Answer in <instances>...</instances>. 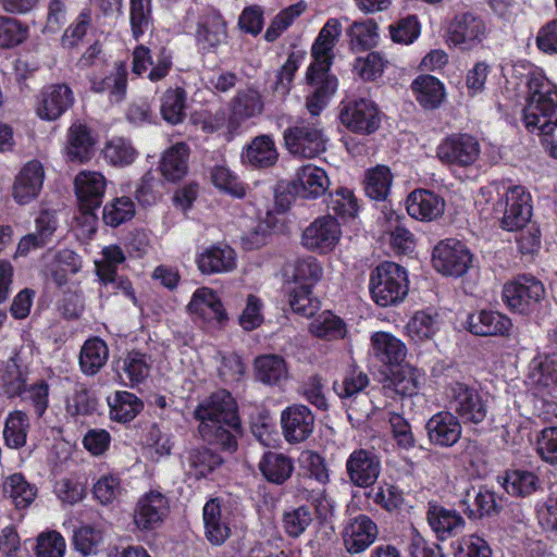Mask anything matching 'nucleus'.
<instances>
[{"mask_svg":"<svg viewBox=\"0 0 557 557\" xmlns=\"http://www.w3.org/2000/svg\"><path fill=\"white\" fill-rule=\"evenodd\" d=\"M45 169L41 162L32 160L23 165L16 174L12 197L20 205H26L36 199L42 188Z\"/></svg>","mask_w":557,"mask_h":557,"instance_id":"393cba45","label":"nucleus"},{"mask_svg":"<svg viewBox=\"0 0 557 557\" xmlns=\"http://www.w3.org/2000/svg\"><path fill=\"white\" fill-rule=\"evenodd\" d=\"M196 264L198 270L206 275L228 273L235 270L237 256L228 245H213L197 256Z\"/></svg>","mask_w":557,"mask_h":557,"instance_id":"2f4dec72","label":"nucleus"},{"mask_svg":"<svg viewBox=\"0 0 557 557\" xmlns=\"http://www.w3.org/2000/svg\"><path fill=\"white\" fill-rule=\"evenodd\" d=\"M428 521L432 530L442 540H445L465 527V520L456 510L432 505L428 511Z\"/></svg>","mask_w":557,"mask_h":557,"instance_id":"c03bdc74","label":"nucleus"},{"mask_svg":"<svg viewBox=\"0 0 557 557\" xmlns=\"http://www.w3.org/2000/svg\"><path fill=\"white\" fill-rule=\"evenodd\" d=\"M255 374L265 385H281L288 381L289 370L285 359L278 355H262L255 359Z\"/></svg>","mask_w":557,"mask_h":557,"instance_id":"ea45409f","label":"nucleus"},{"mask_svg":"<svg viewBox=\"0 0 557 557\" xmlns=\"http://www.w3.org/2000/svg\"><path fill=\"white\" fill-rule=\"evenodd\" d=\"M472 261L469 248L463 243L451 238L440 242L432 252L434 269L445 276L465 275L471 268Z\"/></svg>","mask_w":557,"mask_h":557,"instance_id":"1a4fd4ad","label":"nucleus"},{"mask_svg":"<svg viewBox=\"0 0 557 557\" xmlns=\"http://www.w3.org/2000/svg\"><path fill=\"white\" fill-rule=\"evenodd\" d=\"M136 208L134 201L126 196L116 197L103 207V222L116 227L134 218Z\"/></svg>","mask_w":557,"mask_h":557,"instance_id":"4d7b16f0","label":"nucleus"},{"mask_svg":"<svg viewBox=\"0 0 557 557\" xmlns=\"http://www.w3.org/2000/svg\"><path fill=\"white\" fill-rule=\"evenodd\" d=\"M195 417L200 421L199 432L205 440L228 451L236 449L239 420L236 401L227 391H218L202 400Z\"/></svg>","mask_w":557,"mask_h":557,"instance_id":"f03ea898","label":"nucleus"},{"mask_svg":"<svg viewBox=\"0 0 557 557\" xmlns=\"http://www.w3.org/2000/svg\"><path fill=\"white\" fill-rule=\"evenodd\" d=\"M123 371L129 380L131 386H135L150 375V359L144 354L131 352L123 360Z\"/></svg>","mask_w":557,"mask_h":557,"instance_id":"69168bd1","label":"nucleus"},{"mask_svg":"<svg viewBox=\"0 0 557 557\" xmlns=\"http://www.w3.org/2000/svg\"><path fill=\"white\" fill-rule=\"evenodd\" d=\"M352 49L366 50L379 44V27L373 20L354 22L346 30Z\"/></svg>","mask_w":557,"mask_h":557,"instance_id":"5fc2aeb1","label":"nucleus"},{"mask_svg":"<svg viewBox=\"0 0 557 557\" xmlns=\"http://www.w3.org/2000/svg\"><path fill=\"white\" fill-rule=\"evenodd\" d=\"M108 181L98 171L83 170L74 178V190L81 208H98L106 193Z\"/></svg>","mask_w":557,"mask_h":557,"instance_id":"cd10ccee","label":"nucleus"},{"mask_svg":"<svg viewBox=\"0 0 557 557\" xmlns=\"http://www.w3.org/2000/svg\"><path fill=\"white\" fill-rule=\"evenodd\" d=\"M346 472L355 486H371L381 473L380 458L371 450L355 449L346 460Z\"/></svg>","mask_w":557,"mask_h":557,"instance_id":"5701e85b","label":"nucleus"},{"mask_svg":"<svg viewBox=\"0 0 557 557\" xmlns=\"http://www.w3.org/2000/svg\"><path fill=\"white\" fill-rule=\"evenodd\" d=\"M127 71L123 63L115 65L114 70L103 78H91V90L95 92H106L111 102H120L125 94L127 86Z\"/></svg>","mask_w":557,"mask_h":557,"instance_id":"49530a36","label":"nucleus"},{"mask_svg":"<svg viewBox=\"0 0 557 557\" xmlns=\"http://www.w3.org/2000/svg\"><path fill=\"white\" fill-rule=\"evenodd\" d=\"M92 494L101 505H114L127 496V486L117 474L106 473L94 483Z\"/></svg>","mask_w":557,"mask_h":557,"instance_id":"a18cd8bd","label":"nucleus"},{"mask_svg":"<svg viewBox=\"0 0 557 557\" xmlns=\"http://www.w3.org/2000/svg\"><path fill=\"white\" fill-rule=\"evenodd\" d=\"M539 476L530 470L513 469L506 472L504 488L512 496L525 497L537 491L540 487Z\"/></svg>","mask_w":557,"mask_h":557,"instance_id":"864d4df0","label":"nucleus"},{"mask_svg":"<svg viewBox=\"0 0 557 557\" xmlns=\"http://www.w3.org/2000/svg\"><path fill=\"white\" fill-rule=\"evenodd\" d=\"M292 186L301 198L315 199L329 189L330 180L322 168L306 164L296 170Z\"/></svg>","mask_w":557,"mask_h":557,"instance_id":"c756f323","label":"nucleus"},{"mask_svg":"<svg viewBox=\"0 0 557 557\" xmlns=\"http://www.w3.org/2000/svg\"><path fill=\"white\" fill-rule=\"evenodd\" d=\"M3 494L18 509L28 507L37 497V487L29 483L22 473H13L3 481Z\"/></svg>","mask_w":557,"mask_h":557,"instance_id":"09e8293b","label":"nucleus"},{"mask_svg":"<svg viewBox=\"0 0 557 557\" xmlns=\"http://www.w3.org/2000/svg\"><path fill=\"white\" fill-rule=\"evenodd\" d=\"M82 268V261L74 251L65 249L60 251L52 262L50 272L54 282L61 286L66 282L69 274L77 273Z\"/></svg>","mask_w":557,"mask_h":557,"instance_id":"e2e57ef3","label":"nucleus"},{"mask_svg":"<svg viewBox=\"0 0 557 557\" xmlns=\"http://www.w3.org/2000/svg\"><path fill=\"white\" fill-rule=\"evenodd\" d=\"M186 309L194 321L206 325L223 326L228 321L222 299L215 290L207 286L193 293Z\"/></svg>","mask_w":557,"mask_h":557,"instance_id":"9d476101","label":"nucleus"},{"mask_svg":"<svg viewBox=\"0 0 557 557\" xmlns=\"http://www.w3.org/2000/svg\"><path fill=\"white\" fill-rule=\"evenodd\" d=\"M110 418L117 422L132 421L144 408L143 401L133 393L126 391L115 392L108 398Z\"/></svg>","mask_w":557,"mask_h":557,"instance_id":"8fccbe9b","label":"nucleus"},{"mask_svg":"<svg viewBox=\"0 0 557 557\" xmlns=\"http://www.w3.org/2000/svg\"><path fill=\"white\" fill-rule=\"evenodd\" d=\"M277 159L278 152L273 138L269 135H260L253 138L242 153L243 162L256 169L272 166Z\"/></svg>","mask_w":557,"mask_h":557,"instance_id":"58836bf2","label":"nucleus"},{"mask_svg":"<svg viewBox=\"0 0 557 557\" xmlns=\"http://www.w3.org/2000/svg\"><path fill=\"white\" fill-rule=\"evenodd\" d=\"M259 469L269 482L282 484L290 478L294 462L282 453L268 451L262 456Z\"/></svg>","mask_w":557,"mask_h":557,"instance_id":"de8ad7c7","label":"nucleus"},{"mask_svg":"<svg viewBox=\"0 0 557 557\" xmlns=\"http://www.w3.org/2000/svg\"><path fill=\"white\" fill-rule=\"evenodd\" d=\"M200 50L210 52L226 42L227 23L214 8H206L198 17L195 33Z\"/></svg>","mask_w":557,"mask_h":557,"instance_id":"412c9836","label":"nucleus"},{"mask_svg":"<svg viewBox=\"0 0 557 557\" xmlns=\"http://www.w3.org/2000/svg\"><path fill=\"white\" fill-rule=\"evenodd\" d=\"M371 351L382 364L392 368L404 362L407 357L406 344L388 332H375L370 337Z\"/></svg>","mask_w":557,"mask_h":557,"instance_id":"473e14b6","label":"nucleus"},{"mask_svg":"<svg viewBox=\"0 0 557 557\" xmlns=\"http://www.w3.org/2000/svg\"><path fill=\"white\" fill-rule=\"evenodd\" d=\"M66 542L57 531H46L38 535L35 547L36 557H64Z\"/></svg>","mask_w":557,"mask_h":557,"instance_id":"338daca9","label":"nucleus"},{"mask_svg":"<svg viewBox=\"0 0 557 557\" xmlns=\"http://www.w3.org/2000/svg\"><path fill=\"white\" fill-rule=\"evenodd\" d=\"M342 34V24L337 18H330L319 32L312 47V63L309 65L310 75L313 71L330 73L333 62V50Z\"/></svg>","mask_w":557,"mask_h":557,"instance_id":"aec40b11","label":"nucleus"},{"mask_svg":"<svg viewBox=\"0 0 557 557\" xmlns=\"http://www.w3.org/2000/svg\"><path fill=\"white\" fill-rule=\"evenodd\" d=\"M309 332L321 339L336 341L346 336L347 326L336 314L331 311H323L311 321Z\"/></svg>","mask_w":557,"mask_h":557,"instance_id":"3c124183","label":"nucleus"},{"mask_svg":"<svg viewBox=\"0 0 557 557\" xmlns=\"http://www.w3.org/2000/svg\"><path fill=\"white\" fill-rule=\"evenodd\" d=\"M108 358L109 349L106 342L99 337H91L81 348L79 369L85 375H95L104 367Z\"/></svg>","mask_w":557,"mask_h":557,"instance_id":"37998d69","label":"nucleus"},{"mask_svg":"<svg viewBox=\"0 0 557 557\" xmlns=\"http://www.w3.org/2000/svg\"><path fill=\"white\" fill-rule=\"evenodd\" d=\"M465 327L478 336H505L509 334L512 323L498 311L480 310L468 314Z\"/></svg>","mask_w":557,"mask_h":557,"instance_id":"7c9ffc66","label":"nucleus"},{"mask_svg":"<svg viewBox=\"0 0 557 557\" xmlns=\"http://www.w3.org/2000/svg\"><path fill=\"white\" fill-rule=\"evenodd\" d=\"M388 61L380 52H370L354 62L355 73L363 81L371 82L381 77Z\"/></svg>","mask_w":557,"mask_h":557,"instance_id":"680f3d73","label":"nucleus"},{"mask_svg":"<svg viewBox=\"0 0 557 557\" xmlns=\"http://www.w3.org/2000/svg\"><path fill=\"white\" fill-rule=\"evenodd\" d=\"M87 479L83 474L62 478L54 485L57 497L64 504L74 505L86 495Z\"/></svg>","mask_w":557,"mask_h":557,"instance_id":"13d9d810","label":"nucleus"},{"mask_svg":"<svg viewBox=\"0 0 557 557\" xmlns=\"http://www.w3.org/2000/svg\"><path fill=\"white\" fill-rule=\"evenodd\" d=\"M523 109L525 127L532 133H550L557 123V86L541 73H532Z\"/></svg>","mask_w":557,"mask_h":557,"instance_id":"7ed1b4c3","label":"nucleus"},{"mask_svg":"<svg viewBox=\"0 0 557 557\" xmlns=\"http://www.w3.org/2000/svg\"><path fill=\"white\" fill-rule=\"evenodd\" d=\"M488 34L485 22L472 13L456 15L447 28L448 45L460 50H473Z\"/></svg>","mask_w":557,"mask_h":557,"instance_id":"9b49d317","label":"nucleus"},{"mask_svg":"<svg viewBox=\"0 0 557 557\" xmlns=\"http://www.w3.org/2000/svg\"><path fill=\"white\" fill-rule=\"evenodd\" d=\"M170 511L168 498L159 491L143 494L135 504L133 522L140 531L159 528Z\"/></svg>","mask_w":557,"mask_h":557,"instance_id":"2eb2a0df","label":"nucleus"},{"mask_svg":"<svg viewBox=\"0 0 557 557\" xmlns=\"http://www.w3.org/2000/svg\"><path fill=\"white\" fill-rule=\"evenodd\" d=\"M314 416L305 405L294 404L281 412V426L285 441L298 444L306 441L314 430Z\"/></svg>","mask_w":557,"mask_h":557,"instance_id":"4be33fe9","label":"nucleus"},{"mask_svg":"<svg viewBox=\"0 0 557 557\" xmlns=\"http://www.w3.org/2000/svg\"><path fill=\"white\" fill-rule=\"evenodd\" d=\"M307 70L306 81L311 87V94L307 99V108L312 115H318L327 104L329 99L337 88V79L330 73L313 71L310 77Z\"/></svg>","mask_w":557,"mask_h":557,"instance_id":"f704fd0d","label":"nucleus"},{"mask_svg":"<svg viewBox=\"0 0 557 557\" xmlns=\"http://www.w3.org/2000/svg\"><path fill=\"white\" fill-rule=\"evenodd\" d=\"M287 284L293 287L312 288L323 275L320 262L313 257L299 258L287 264L284 270Z\"/></svg>","mask_w":557,"mask_h":557,"instance_id":"e433bc0d","label":"nucleus"},{"mask_svg":"<svg viewBox=\"0 0 557 557\" xmlns=\"http://www.w3.org/2000/svg\"><path fill=\"white\" fill-rule=\"evenodd\" d=\"M339 119L347 129L359 135L373 134L381 124L377 106L372 100L363 98L344 103Z\"/></svg>","mask_w":557,"mask_h":557,"instance_id":"f8f14e48","label":"nucleus"},{"mask_svg":"<svg viewBox=\"0 0 557 557\" xmlns=\"http://www.w3.org/2000/svg\"><path fill=\"white\" fill-rule=\"evenodd\" d=\"M28 418L22 411H14L5 420L3 437L10 448H21L26 444Z\"/></svg>","mask_w":557,"mask_h":557,"instance_id":"052dcab7","label":"nucleus"},{"mask_svg":"<svg viewBox=\"0 0 557 557\" xmlns=\"http://www.w3.org/2000/svg\"><path fill=\"white\" fill-rule=\"evenodd\" d=\"M406 209L412 219L432 222L443 215L445 200L432 190L419 188L408 195Z\"/></svg>","mask_w":557,"mask_h":557,"instance_id":"bb28decb","label":"nucleus"},{"mask_svg":"<svg viewBox=\"0 0 557 557\" xmlns=\"http://www.w3.org/2000/svg\"><path fill=\"white\" fill-rule=\"evenodd\" d=\"M545 294L543 284L533 277H519L503 287V301L513 312L528 313L534 309Z\"/></svg>","mask_w":557,"mask_h":557,"instance_id":"ddd939ff","label":"nucleus"},{"mask_svg":"<svg viewBox=\"0 0 557 557\" xmlns=\"http://www.w3.org/2000/svg\"><path fill=\"white\" fill-rule=\"evenodd\" d=\"M186 94L181 88L169 89L162 97L160 112L163 120L176 125L185 117Z\"/></svg>","mask_w":557,"mask_h":557,"instance_id":"bf43d9fd","label":"nucleus"},{"mask_svg":"<svg viewBox=\"0 0 557 557\" xmlns=\"http://www.w3.org/2000/svg\"><path fill=\"white\" fill-rule=\"evenodd\" d=\"M393 178V174L386 165L368 169L363 178L366 195L373 200H384L389 194Z\"/></svg>","mask_w":557,"mask_h":557,"instance_id":"603ef678","label":"nucleus"},{"mask_svg":"<svg viewBox=\"0 0 557 557\" xmlns=\"http://www.w3.org/2000/svg\"><path fill=\"white\" fill-rule=\"evenodd\" d=\"M342 236V231L337 221L331 216L325 215L315 219L302 232V245L312 251L330 252L338 244Z\"/></svg>","mask_w":557,"mask_h":557,"instance_id":"a211bd4d","label":"nucleus"},{"mask_svg":"<svg viewBox=\"0 0 557 557\" xmlns=\"http://www.w3.org/2000/svg\"><path fill=\"white\" fill-rule=\"evenodd\" d=\"M535 449L543 461L557 465V426L544 428L537 433Z\"/></svg>","mask_w":557,"mask_h":557,"instance_id":"774afa93","label":"nucleus"},{"mask_svg":"<svg viewBox=\"0 0 557 557\" xmlns=\"http://www.w3.org/2000/svg\"><path fill=\"white\" fill-rule=\"evenodd\" d=\"M379 224L382 231L381 238L388 242L395 250L407 252L413 249L414 237L412 233L404 226L401 216L397 212L392 209L383 210L379 219Z\"/></svg>","mask_w":557,"mask_h":557,"instance_id":"72a5a7b5","label":"nucleus"},{"mask_svg":"<svg viewBox=\"0 0 557 557\" xmlns=\"http://www.w3.org/2000/svg\"><path fill=\"white\" fill-rule=\"evenodd\" d=\"M369 290L372 300L380 307L401 304L409 292L406 269L395 262H382L370 274Z\"/></svg>","mask_w":557,"mask_h":557,"instance_id":"20e7f679","label":"nucleus"},{"mask_svg":"<svg viewBox=\"0 0 557 557\" xmlns=\"http://www.w3.org/2000/svg\"><path fill=\"white\" fill-rule=\"evenodd\" d=\"M416 100L425 109L440 107L446 98L444 84L432 75H420L411 83Z\"/></svg>","mask_w":557,"mask_h":557,"instance_id":"79ce46f5","label":"nucleus"},{"mask_svg":"<svg viewBox=\"0 0 557 557\" xmlns=\"http://www.w3.org/2000/svg\"><path fill=\"white\" fill-rule=\"evenodd\" d=\"M528 381L542 398L557 396V355L539 354L529 363Z\"/></svg>","mask_w":557,"mask_h":557,"instance_id":"f3484780","label":"nucleus"},{"mask_svg":"<svg viewBox=\"0 0 557 557\" xmlns=\"http://www.w3.org/2000/svg\"><path fill=\"white\" fill-rule=\"evenodd\" d=\"M96 137L87 124L73 122L66 131V139L62 149L66 162L85 164L91 160L96 146Z\"/></svg>","mask_w":557,"mask_h":557,"instance_id":"6ab92c4d","label":"nucleus"},{"mask_svg":"<svg viewBox=\"0 0 557 557\" xmlns=\"http://www.w3.org/2000/svg\"><path fill=\"white\" fill-rule=\"evenodd\" d=\"M102 154L110 165L117 168L127 166L137 158L136 149L124 137L109 139L103 147Z\"/></svg>","mask_w":557,"mask_h":557,"instance_id":"6e6d98bb","label":"nucleus"},{"mask_svg":"<svg viewBox=\"0 0 557 557\" xmlns=\"http://www.w3.org/2000/svg\"><path fill=\"white\" fill-rule=\"evenodd\" d=\"M449 408L463 422L481 423L487 416L488 398L474 386L463 382H453L446 387Z\"/></svg>","mask_w":557,"mask_h":557,"instance_id":"0eeeda50","label":"nucleus"},{"mask_svg":"<svg viewBox=\"0 0 557 557\" xmlns=\"http://www.w3.org/2000/svg\"><path fill=\"white\" fill-rule=\"evenodd\" d=\"M74 103L72 89L65 84L45 86L36 96L35 112L44 121H55Z\"/></svg>","mask_w":557,"mask_h":557,"instance_id":"dca6fc26","label":"nucleus"},{"mask_svg":"<svg viewBox=\"0 0 557 557\" xmlns=\"http://www.w3.org/2000/svg\"><path fill=\"white\" fill-rule=\"evenodd\" d=\"M126 256L117 245H109L102 248L101 257L95 261L96 272L102 284L122 292L126 297L136 300L131 282L125 277L116 276V269L125 262Z\"/></svg>","mask_w":557,"mask_h":557,"instance_id":"4468645a","label":"nucleus"},{"mask_svg":"<svg viewBox=\"0 0 557 557\" xmlns=\"http://www.w3.org/2000/svg\"><path fill=\"white\" fill-rule=\"evenodd\" d=\"M190 149L185 143H177L164 151L160 171L163 177L171 182L182 180L188 172Z\"/></svg>","mask_w":557,"mask_h":557,"instance_id":"a19ab883","label":"nucleus"},{"mask_svg":"<svg viewBox=\"0 0 557 557\" xmlns=\"http://www.w3.org/2000/svg\"><path fill=\"white\" fill-rule=\"evenodd\" d=\"M286 149L299 158H315L326 150L327 138L315 121L301 120L284 132Z\"/></svg>","mask_w":557,"mask_h":557,"instance_id":"6e6552de","label":"nucleus"},{"mask_svg":"<svg viewBox=\"0 0 557 557\" xmlns=\"http://www.w3.org/2000/svg\"><path fill=\"white\" fill-rule=\"evenodd\" d=\"M430 441L440 446H453L461 436V424L450 412L434 414L426 424Z\"/></svg>","mask_w":557,"mask_h":557,"instance_id":"c9c22d12","label":"nucleus"},{"mask_svg":"<svg viewBox=\"0 0 557 557\" xmlns=\"http://www.w3.org/2000/svg\"><path fill=\"white\" fill-rule=\"evenodd\" d=\"M375 522L366 515L348 519L342 531L343 544L348 553L359 554L374 543L377 537Z\"/></svg>","mask_w":557,"mask_h":557,"instance_id":"b1692460","label":"nucleus"},{"mask_svg":"<svg viewBox=\"0 0 557 557\" xmlns=\"http://www.w3.org/2000/svg\"><path fill=\"white\" fill-rule=\"evenodd\" d=\"M435 156L448 168L470 169L480 159L481 145L470 134L454 133L441 139L435 148Z\"/></svg>","mask_w":557,"mask_h":557,"instance_id":"423d86ee","label":"nucleus"},{"mask_svg":"<svg viewBox=\"0 0 557 557\" xmlns=\"http://www.w3.org/2000/svg\"><path fill=\"white\" fill-rule=\"evenodd\" d=\"M205 536L214 546L224 544L233 530L244 527V517L219 498L209 499L202 508Z\"/></svg>","mask_w":557,"mask_h":557,"instance_id":"39448f33","label":"nucleus"},{"mask_svg":"<svg viewBox=\"0 0 557 557\" xmlns=\"http://www.w3.org/2000/svg\"><path fill=\"white\" fill-rule=\"evenodd\" d=\"M475 205L485 218L499 221L508 232L522 230L532 216V197L521 185L495 181L481 187Z\"/></svg>","mask_w":557,"mask_h":557,"instance_id":"f257e3e1","label":"nucleus"},{"mask_svg":"<svg viewBox=\"0 0 557 557\" xmlns=\"http://www.w3.org/2000/svg\"><path fill=\"white\" fill-rule=\"evenodd\" d=\"M438 314L431 309L418 310L405 325L406 336L414 344L432 341L440 331Z\"/></svg>","mask_w":557,"mask_h":557,"instance_id":"4c0bfd02","label":"nucleus"},{"mask_svg":"<svg viewBox=\"0 0 557 557\" xmlns=\"http://www.w3.org/2000/svg\"><path fill=\"white\" fill-rule=\"evenodd\" d=\"M423 382L424 373L404 361L388 369L383 388L401 396H412L418 393Z\"/></svg>","mask_w":557,"mask_h":557,"instance_id":"c85d7f7f","label":"nucleus"},{"mask_svg":"<svg viewBox=\"0 0 557 557\" xmlns=\"http://www.w3.org/2000/svg\"><path fill=\"white\" fill-rule=\"evenodd\" d=\"M228 116L224 111L215 113L197 112L191 116L193 123L207 134L218 133L230 141L234 137H228L227 122Z\"/></svg>","mask_w":557,"mask_h":557,"instance_id":"0e129e2a","label":"nucleus"},{"mask_svg":"<svg viewBox=\"0 0 557 557\" xmlns=\"http://www.w3.org/2000/svg\"><path fill=\"white\" fill-rule=\"evenodd\" d=\"M261 94L252 88L239 91L231 103V114L227 122L228 137H235L245 120L255 117L263 111Z\"/></svg>","mask_w":557,"mask_h":557,"instance_id":"a878e982","label":"nucleus"}]
</instances>
